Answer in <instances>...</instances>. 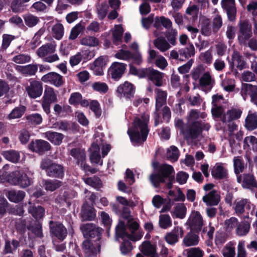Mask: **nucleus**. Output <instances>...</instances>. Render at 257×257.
I'll return each mask as SVG.
<instances>
[{
	"mask_svg": "<svg viewBox=\"0 0 257 257\" xmlns=\"http://www.w3.org/2000/svg\"><path fill=\"white\" fill-rule=\"evenodd\" d=\"M149 122V115L146 113L135 118L133 126L127 131L132 142L139 144L146 140L149 132L148 126Z\"/></svg>",
	"mask_w": 257,
	"mask_h": 257,
	"instance_id": "1",
	"label": "nucleus"
},
{
	"mask_svg": "<svg viewBox=\"0 0 257 257\" xmlns=\"http://www.w3.org/2000/svg\"><path fill=\"white\" fill-rule=\"evenodd\" d=\"M173 171V168L171 166L166 164L162 165L157 173H153L150 176V180L155 187H158L160 183L164 182L165 179L168 178L169 182L167 183V187L171 188L174 180V177L171 176Z\"/></svg>",
	"mask_w": 257,
	"mask_h": 257,
	"instance_id": "2",
	"label": "nucleus"
},
{
	"mask_svg": "<svg viewBox=\"0 0 257 257\" xmlns=\"http://www.w3.org/2000/svg\"><path fill=\"white\" fill-rule=\"evenodd\" d=\"M127 226L131 231L132 234L126 232L124 223L122 221H119L115 228L116 235L123 238L126 237L133 241H137L140 239L142 237L141 235L134 234L135 232L138 230L139 227L138 223L136 221H134L132 219L127 221Z\"/></svg>",
	"mask_w": 257,
	"mask_h": 257,
	"instance_id": "3",
	"label": "nucleus"
},
{
	"mask_svg": "<svg viewBox=\"0 0 257 257\" xmlns=\"http://www.w3.org/2000/svg\"><path fill=\"white\" fill-rule=\"evenodd\" d=\"M237 27L238 42L241 45L245 46L252 37V25L248 20H240Z\"/></svg>",
	"mask_w": 257,
	"mask_h": 257,
	"instance_id": "4",
	"label": "nucleus"
},
{
	"mask_svg": "<svg viewBox=\"0 0 257 257\" xmlns=\"http://www.w3.org/2000/svg\"><path fill=\"white\" fill-rule=\"evenodd\" d=\"M56 49V45L54 43H47L38 48L36 54L43 61L52 63L59 60V56L55 53Z\"/></svg>",
	"mask_w": 257,
	"mask_h": 257,
	"instance_id": "5",
	"label": "nucleus"
},
{
	"mask_svg": "<svg viewBox=\"0 0 257 257\" xmlns=\"http://www.w3.org/2000/svg\"><path fill=\"white\" fill-rule=\"evenodd\" d=\"M40 167L45 170L47 176L50 177L62 178L64 175V168L60 164L53 163L48 158L43 159Z\"/></svg>",
	"mask_w": 257,
	"mask_h": 257,
	"instance_id": "6",
	"label": "nucleus"
},
{
	"mask_svg": "<svg viewBox=\"0 0 257 257\" xmlns=\"http://www.w3.org/2000/svg\"><path fill=\"white\" fill-rule=\"evenodd\" d=\"M6 180L10 184L25 188L30 186L32 180L27 175L20 171H13L6 176Z\"/></svg>",
	"mask_w": 257,
	"mask_h": 257,
	"instance_id": "7",
	"label": "nucleus"
},
{
	"mask_svg": "<svg viewBox=\"0 0 257 257\" xmlns=\"http://www.w3.org/2000/svg\"><path fill=\"white\" fill-rule=\"evenodd\" d=\"M191 232L199 233L204 225L202 215L198 211L193 210L186 222Z\"/></svg>",
	"mask_w": 257,
	"mask_h": 257,
	"instance_id": "8",
	"label": "nucleus"
},
{
	"mask_svg": "<svg viewBox=\"0 0 257 257\" xmlns=\"http://www.w3.org/2000/svg\"><path fill=\"white\" fill-rule=\"evenodd\" d=\"M80 229L85 238H96V240L100 239L102 229L93 223L82 224Z\"/></svg>",
	"mask_w": 257,
	"mask_h": 257,
	"instance_id": "9",
	"label": "nucleus"
},
{
	"mask_svg": "<svg viewBox=\"0 0 257 257\" xmlns=\"http://www.w3.org/2000/svg\"><path fill=\"white\" fill-rule=\"evenodd\" d=\"M202 132L201 123L199 121H194L188 128L183 130L182 134L185 140H194L198 138Z\"/></svg>",
	"mask_w": 257,
	"mask_h": 257,
	"instance_id": "10",
	"label": "nucleus"
},
{
	"mask_svg": "<svg viewBox=\"0 0 257 257\" xmlns=\"http://www.w3.org/2000/svg\"><path fill=\"white\" fill-rule=\"evenodd\" d=\"M115 57L117 59L125 61H129L132 59L134 63L137 65L141 64L142 61V58L140 52L132 53L128 50L123 49L118 50L115 53Z\"/></svg>",
	"mask_w": 257,
	"mask_h": 257,
	"instance_id": "11",
	"label": "nucleus"
},
{
	"mask_svg": "<svg viewBox=\"0 0 257 257\" xmlns=\"http://www.w3.org/2000/svg\"><path fill=\"white\" fill-rule=\"evenodd\" d=\"M126 66L125 63L114 62L109 68L108 75L114 80H118L124 73Z\"/></svg>",
	"mask_w": 257,
	"mask_h": 257,
	"instance_id": "12",
	"label": "nucleus"
},
{
	"mask_svg": "<svg viewBox=\"0 0 257 257\" xmlns=\"http://www.w3.org/2000/svg\"><path fill=\"white\" fill-rule=\"evenodd\" d=\"M237 181L241 183L242 188L250 190L257 189V181L254 176L250 174H243L237 176Z\"/></svg>",
	"mask_w": 257,
	"mask_h": 257,
	"instance_id": "13",
	"label": "nucleus"
},
{
	"mask_svg": "<svg viewBox=\"0 0 257 257\" xmlns=\"http://www.w3.org/2000/svg\"><path fill=\"white\" fill-rule=\"evenodd\" d=\"M221 6L226 12L228 20L231 22L235 21L236 15L235 0H221Z\"/></svg>",
	"mask_w": 257,
	"mask_h": 257,
	"instance_id": "14",
	"label": "nucleus"
},
{
	"mask_svg": "<svg viewBox=\"0 0 257 257\" xmlns=\"http://www.w3.org/2000/svg\"><path fill=\"white\" fill-rule=\"evenodd\" d=\"M49 225L50 233L52 234L61 240H63L65 238L67 234V231L62 223L50 221Z\"/></svg>",
	"mask_w": 257,
	"mask_h": 257,
	"instance_id": "15",
	"label": "nucleus"
},
{
	"mask_svg": "<svg viewBox=\"0 0 257 257\" xmlns=\"http://www.w3.org/2000/svg\"><path fill=\"white\" fill-rule=\"evenodd\" d=\"M26 90L29 96L33 98L40 96L43 92L42 83L38 81L32 80L26 87Z\"/></svg>",
	"mask_w": 257,
	"mask_h": 257,
	"instance_id": "16",
	"label": "nucleus"
},
{
	"mask_svg": "<svg viewBox=\"0 0 257 257\" xmlns=\"http://www.w3.org/2000/svg\"><path fill=\"white\" fill-rule=\"evenodd\" d=\"M29 148L33 152L43 155L45 152L50 150V144L43 140H36L29 145Z\"/></svg>",
	"mask_w": 257,
	"mask_h": 257,
	"instance_id": "17",
	"label": "nucleus"
},
{
	"mask_svg": "<svg viewBox=\"0 0 257 257\" xmlns=\"http://www.w3.org/2000/svg\"><path fill=\"white\" fill-rule=\"evenodd\" d=\"M41 80L44 82L49 83L57 87L62 86L64 83L63 77L54 72H49L44 75L42 77Z\"/></svg>",
	"mask_w": 257,
	"mask_h": 257,
	"instance_id": "18",
	"label": "nucleus"
},
{
	"mask_svg": "<svg viewBox=\"0 0 257 257\" xmlns=\"http://www.w3.org/2000/svg\"><path fill=\"white\" fill-rule=\"evenodd\" d=\"M134 85L127 82H125L123 84L120 85L117 89V92L122 95L127 99H131L134 97L135 93Z\"/></svg>",
	"mask_w": 257,
	"mask_h": 257,
	"instance_id": "19",
	"label": "nucleus"
},
{
	"mask_svg": "<svg viewBox=\"0 0 257 257\" xmlns=\"http://www.w3.org/2000/svg\"><path fill=\"white\" fill-rule=\"evenodd\" d=\"M211 175L216 180H223L228 178L227 170L221 164L216 163L213 167Z\"/></svg>",
	"mask_w": 257,
	"mask_h": 257,
	"instance_id": "20",
	"label": "nucleus"
},
{
	"mask_svg": "<svg viewBox=\"0 0 257 257\" xmlns=\"http://www.w3.org/2000/svg\"><path fill=\"white\" fill-rule=\"evenodd\" d=\"M241 92L250 97V101L254 104L257 101V86L244 83L242 85Z\"/></svg>",
	"mask_w": 257,
	"mask_h": 257,
	"instance_id": "21",
	"label": "nucleus"
},
{
	"mask_svg": "<svg viewBox=\"0 0 257 257\" xmlns=\"http://www.w3.org/2000/svg\"><path fill=\"white\" fill-rule=\"evenodd\" d=\"M90 150L89 158L92 163L98 164L100 166L102 165L103 161L101 159L100 155V148L99 146L96 144H92Z\"/></svg>",
	"mask_w": 257,
	"mask_h": 257,
	"instance_id": "22",
	"label": "nucleus"
},
{
	"mask_svg": "<svg viewBox=\"0 0 257 257\" xmlns=\"http://www.w3.org/2000/svg\"><path fill=\"white\" fill-rule=\"evenodd\" d=\"M100 246L99 243L93 244L89 240H85L82 244V249L87 256L96 254L99 251Z\"/></svg>",
	"mask_w": 257,
	"mask_h": 257,
	"instance_id": "23",
	"label": "nucleus"
},
{
	"mask_svg": "<svg viewBox=\"0 0 257 257\" xmlns=\"http://www.w3.org/2000/svg\"><path fill=\"white\" fill-rule=\"evenodd\" d=\"M6 195L10 201L18 203L24 199L25 192L21 190H11L7 191Z\"/></svg>",
	"mask_w": 257,
	"mask_h": 257,
	"instance_id": "24",
	"label": "nucleus"
},
{
	"mask_svg": "<svg viewBox=\"0 0 257 257\" xmlns=\"http://www.w3.org/2000/svg\"><path fill=\"white\" fill-rule=\"evenodd\" d=\"M202 200L207 205L214 206L217 205L219 202L220 196L217 193L216 191L213 190L204 196Z\"/></svg>",
	"mask_w": 257,
	"mask_h": 257,
	"instance_id": "25",
	"label": "nucleus"
},
{
	"mask_svg": "<svg viewBox=\"0 0 257 257\" xmlns=\"http://www.w3.org/2000/svg\"><path fill=\"white\" fill-rule=\"evenodd\" d=\"M42 100L54 103L58 101L57 92L54 89L50 86L45 87Z\"/></svg>",
	"mask_w": 257,
	"mask_h": 257,
	"instance_id": "26",
	"label": "nucleus"
},
{
	"mask_svg": "<svg viewBox=\"0 0 257 257\" xmlns=\"http://www.w3.org/2000/svg\"><path fill=\"white\" fill-rule=\"evenodd\" d=\"M70 155L76 160L77 163L82 167L84 162H85L86 154L84 149L74 148L70 151Z\"/></svg>",
	"mask_w": 257,
	"mask_h": 257,
	"instance_id": "27",
	"label": "nucleus"
},
{
	"mask_svg": "<svg viewBox=\"0 0 257 257\" xmlns=\"http://www.w3.org/2000/svg\"><path fill=\"white\" fill-rule=\"evenodd\" d=\"M94 209L87 204H84L82 207L81 217L83 220H92L95 217Z\"/></svg>",
	"mask_w": 257,
	"mask_h": 257,
	"instance_id": "28",
	"label": "nucleus"
},
{
	"mask_svg": "<svg viewBox=\"0 0 257 257\" xmlns=\"http://www.w3.org/2000/svg\"><path fill=\"white\" fill-rule=\"evenodd\" d=\"M155 91L156 93V108L157 111H159L160 108L166 104L167 94L166 91L158 88L156 89Z\"/></svg>",
	"mask_w": 257,
	"mask_h": 257,
	"instance_id": "29",
	"label": "nucleus"
},
{
	"mask_svg": "<svg viewBox=\"0 0 257 257\" xmlns=\"http://www.w3.org/2000/svg\"><path fill=\"white\" fill-rule=\"evenodd\" d=\"M180 58L178 55V60L181 61H185L195 55V48L192 44L189 45L188 47L184 48L179 50Z\"/></svg>",
	"mask_w": 257,
	"mask_h": 257,
	"instance_id": "30",
	"label": "nucleus"
},
{
	"mask_svg": "<svg viewBox=\"0 0 257 257\" xmlns=\"http://www.w3.org/2000/svg\"><path fill=\"white\" fill-rule=\"evenodd\" d=\"M45 136L49 141L55 145H60L64 138V135L63 134L50 131L46 132Z\"/></svg>",
	"mask_w": 257,
	"mask_h": 257,
	"instance_id": "31",
	"label": "nucleus"
},
{
	"mask_svg": "<svg viewBox=\"0 0 257 257\" xmlns=\"http://www.w3.org/2000/svg\"><path fill=\"white\" fill-rule=\"evenodd\" d=\"M164 74L160 71L151 69L149 79L152 81L157 86H161L163 84V78Z\"/></svg>",
	"mask_w": 257,
	"mask_h": 257,
	"instance_id": "32",
	"label": "nucleus"
},
{
	"mask_svg": "<svg viewBox=\"0 0 257 257\" xmlns=\"http://www.w3.org/2000/svg\"><path fill=\"white\" fill-rule=\"evenodd\" d=\"M245 126L250 131L257 128V113L248 114L245 120Z\"/></svg>",
	"mask_w": 257,
	"mask_h": 257,
	"instance_id": "33",
	"label": "nucleus"
},
{
	"mask_svg": "<svg viewBox=\"0 0 257 257\" xmlns=\"http://www.w3.org/2000/svg\"><path fill=\"white\" fill-rule=\"evenodd\" d=\"M198 233L190 231L184 238L183 243L186 246L196 245L199 242Z\"/></svg>",
	"mask_w": 257,
	"mask_h": 257,
	"instance_id": "34",
	"label": "nucleus"
},
{
	"mask_svg": "<svg viewBox=\"0 0 257 257\" xmlns=\"http://www.w3.org/2000/svg\"><path fill=\"white\" fill-rule=\"evenodd\" d=\"M153 26L158 29L161 28L162 26L166 29H169L172 26V22L169 19L163 16L157 17L155 19Z\"/></svg>",
	"mask_w": 257,
	"mask_h": 257,
	"instance_id": "35",
	"label": "nucleus"
},
{
	"mask_svg": "<svg viewBox=\"0 0 257 257\" xmlns=\"http://www.w3.org/2000/svg\"><path fill=\"white\" fill-rule=\"evenodd\" d=\"M153 43L155 47L161 52H165L170 48L169 43L163 37L157 38Z\"/></svg>",
	"mask_w": 257,
	"mask_h": 257,
	"instance_id": "36",
	"label": "nucleus"
},
{
	"mask_svg": "<svg viewBox=\"0 0 257 257\" xmlns=\"http://www.w3.org/2000/svg\"><path fill=\"white\" fill-rule=\"evenodd\" d=\"M242 113V111L240 109L233 108L229 110L227 112V119L226 116H224L222 119L223 122H225L226 121L230 122L233 120L237 119L240 118Z\"/></svg>",
	"mask_w": 257,
	"mask_h": 257,
	"instance_id": "37",
	"label": "nucleus"
},
{
	"mask_svg": "<svg viewBox=\"0 0 257 257\" xmlns=\"http://www.w3.org/2000/svg\"><path fill=\"white\" fill-rule=\"evenodd\" d=\"M2 155L6 159L14 163L18 162L20 158L19 153L13 150L4 151Z\"/></svg>",
	"mask_w": 257,
	"mask_h": 257,
	"instance_id": "38",
	"label": "nucleus"
},
{
	"mask_svg": "<svg viewBox=\"0 0 257 257\" xmlns=\"http://www.w3.org/2000/svg\"><path fill=\"white\" fill-rule=\"evenodd\" d=\"M250 146L254 152H257V138L250 136L246 137L243 140L244 149H250Z\"/></svg>",
	"mask_w": 257,
	"mask_h": 257,
	"instance_id": "39",
	"label": "nucleus"
},
{
	"mask_svg": "<svg viewBox=\"0 0 257 257\" xmlns=\"http://www.w3.org/2000/svg\"><path fill=\"white\" fill-rule=\"evenodd\" d=\"M28 211L29 212L37 219L42 218L44 215L45 212L44 209L40 206H38L37 207L35 206H30L28 208Z\"/></svg>",
	"mask_w": 257,
	"mask_h": 257,
	"instance_id": "40",
	"label": "nucleus"
},
{
	"mask_svg": "<svg viewBox=\"0 0 257 257\" xmlns=\"http://www.w3.org/2000/svg\"><path fill=\"white\" fill-rule=\"evenodd\" d=\"M62 185L61 181L57 180H48L45 181L44 187L47 191H53Z\"/></svg>",
	"mask_w": 257,
	"mask_h": 257,
	"instance_id": "41",
	"label": "nucleus"
},
{
	"mask_svg": "<svg viewBox=\"0 0 257 257\" xmlns=\"http://www.w3.org/2000/svg\"><path fill=\"white\" fill-rule=\"evenodd\" d=\"M53 36L57 40L61 39L64 34V28L62 24L57 23L52 28Z\"/></svg>",
	"mask_w": 257,
	"mask_h": 257,
	"instance_id": "42",
	"label": "nucleus"
},
{
	"mask_svg": "<svg viewBox=\"0 0 257 257\" xmlns=\"http://www.w3.org/2000/svg\"><path fill=\"white\" fill-rule=\"evenodd\" d=\"M37 65L34 64L28 65L19 68V71L22 74L25 75H34L37 71Z\"/></svg>",
	"mask_w": 257,
	"mask_h": 257,
	"instance_id": "43",
	"label": "nucleus"
},
{
	"mask_svg": "<svg viewBox=\"0 0 257 257\" xmlns=\"http://www.w3.org/2000/svg\"><path fill=\"white\" fill-rule=\"evenodd\" d=\"M201 33L203 35L209 36L211 34V21L208 18H204L201 23Z\"/></svg>",
	"mask_w": 257,
	"mask_h": 257,
	"instance_id": "44",
	"label": "nucleus"
},
{
	"mask_svg": "<svg viewBox=\"0 0 257 257\" xmlns=\"http://www.w3.org/2000/svg\"><path fill=\"white\" fill-rule=\"evenodd\" d=\"M84 29L85 26L83 24L81 23L77 24L71 29L69 39L71 40L76 39L78 36L84 31Z\"/></svg>",
	"mask_w": 257,
	"mask_h": 257,
	"instance_id": "45",
	"label": "nucleus"
},
{
	"mask_svg": "<svg viewBox=\"0 0 257 257\" xmlns=\"http://www.w3.org/2000/svg\"><path fill=\"white\" fill-rule=\"evenodd\" d=\"M212 78L209 72H206L200 77L199 83V85L202 87L210 86V89L212 87L211 85Z\"/></svg>",
	"mask_w": 257,
	"mask_h": 257,
	"instance_id": "46",
	"label": "nucleus"
},
{
	"mask_svg": "<svg viewBox=\"0 0 257 257\" xmlns=\"http://www.w3.org/2000/svg\"><path fill=\"white\" fill-rule=\"evenodd\" d=\"M109 6L106 2L101 3L97 7L98 17L100 20L103 19L107 14Z\"/></svg>",
	"mask_w": 257,
	"mask_h": 257,
	"instance_id": "47",
	"label": "nucleus"
},
{
	"mask_svg": "<svg viewBox=\"0 0 257 257\" xmlns=\"http://www.w3.org/2000/svg\"><path fill=\"white\" fill-rule=\"evenodd\" d=\"M80 43L83 45L94 47L98 44L99 41L94 37L86 36L81 39Z\"/></svg>",
	"mask_w": 257,
	"mask_h": 257,
	"instance_id": "48",
	"label": "nucleus"
},
{
	"mask_svg": "<svg viewBox=\"0 0 257 257\" xmlns=\"http://www.w3.org/2000/svg\"><path fill=\"white\" fill-rule=\"evenodd\" d=\"M24 19L25 24L29 27L35 26L39 22V18L32 14L26 15Z\"/></svg>",
	"mask_w": 257,
	"mask_h": 257,
	"instance_id": "49",
	"label": "nucleus"
},
{
	"mask_svg": "<svg viewBox=\"0 0 257 257\" xmlns=\"http://www.w3.org/2000/svg\"><path fill=\"white\" fill-rule=\"evenodd\" d=\"M250 224L247 222H242L238 224L236 229V232L239 235H245L248 232Z\"/></svg>",
	"mask_w": 257,
	"mask_h": 257,
	"instance_id": "50",
	"label": "nucleus"
},
{
	"mask_svg": "<svg viewBox=\"0 0 257 257\" xmlns=\"http://www.w3.org/2000/svg\"><path fill=\"white\" fill-rule=\"evenodd\" d=\"M84 180L86 184L96 189H98L102 186L101 181L98 177L93 176L84 179Z\"/></svg>",
	"mask_w": 257,
	"mask_h": 257,
	"instance_id": "51",
	"label": "nucleus"
},
{
	"mask_svg": "<svg viewBox=\"0 0 257 257\" xmlns=\"http://www.w3.org/2000/svg\"><path fill=\"white\" fill-rule=\"evenodd\" d=\"M25 111V107L20 106L15 108L9 114L8 118L9 119H15L21 117Z\"/></svg>",
	"mask_w": 257,
	"mask_h": 257,
	"instance_id": "52",
	"label": "nucleus"
},
{
	"mask_svg": "<svg viewBox=\"0 0 257 257\" xmlns=\"http://www.w3.org/2000/svg\"><path fill=\"white\" fill-rule=\"evenodd\" d=\"M123 33L122 27L120 25H116L112 32L113 41L114 43H117L121 40L122 36Z\"/></svg>",
	"mask_w": 257,
	"mask_h": 257,
	"instance_id": "53",
	"label": "nucleus"
},
{
	"mask_svg": "<svg viewBox=\"0 0 257 257\" xmlns=\"http://www.w3.org/2000/svg\"><path fill=\"white\" fill-rule=\"evenodd\" d=\"M247 203V199H242L241 200L235 202V206L234 210L237 214H242L245 212V204Z\"/></svg>",
	"mask_w": 257,
	"mask_h": 257,
	"instance_id": "54",
	"label": "nucleus"
},
{
	"mask_svg": "<svg viewBox=\"0 0 257 257\" xmlns=\"http://www.w3.org/2000/svg\"><path fill=\"white\" fill-rule=\"evenodd\" d=\"M92 87L95 91L101 93H105L108 90V85L104 82H94L92 84Z\"/></svg>",
	"mask_w": 257,
	"mask_h": 257,
	"instance_id": "55",
	"label": "nucleus"
},
{
	"mask_svg": "<svg viewBox=\"0 0 257 257\" xmlns=\"http://www.w3.org/2000/svg\"><path fill=\"white\" fill-rule=\"evenodd\" d=\"M31 57L27 54H20L14 56L12 61L17 64H24L30 62Z\"/></svg>",
	"mask_w": 257,
	"mask_h": 257,
	"instance_id": "56",
	"label": "nucleus"
},
{
	"mask_svg": "<svg viewBox=\"0 0 257 257\" xmlns=\"http://www.w3.org/2000/svg\"><path fill=\"white\" fill-rule=\"evenodd\" d=\"M222 26V20L220 15H217L212 20V31L217 33Z\"/></svg>",
	"mask_w": 257,
	"mask_h": 257,
	"instance_id": "57",
	"label": "nucleus"
},
{
	"mask_svg": "<svg viewBox=\"0 0 257 257\" xmlns=\"http://www.w3.org/2000/svg\"><path fill=\"white\" fill-rule=\"evenodd\" d=\"M234 172L236 176L240 175V173L243 171L244 166L243 161L239 159H234Z\"/></svg>",
	"mask_w": 257,
	"mask_h": 257,
	"instance_id": "58",
	"label": "nucleus"
},
{
	"mask_svg": "<svg viewBox=\"0 0 257 257\" xmlns=\"http://www.w3.org/2000/svg\"><path fill=\"white\" fill-rule=\"evenodd\" d=\"M89 107L97 117H99L101 115V109L99 103L97 101H91L89 104Z\"/></svg>",
	"mask_w": 257,
	"mask_h": 257,
	"instance_id": "59",
	"label": "nucleus"
},
{
	"mask_svg": "<svg viewBox=\"0 0 257 257\" xmlns=\"http://www.w3.org/2000/svg\"><path fill=\"white\" fill-rule=\"evenodd\" d=\"M232 60L236 63L237 68L241 70L245 68V62L242 59V57L239 55L236 54L232 55Z\"/></svg>",
	"mask_w": 257,
	"mask_h": 257,
	"instance_id": "60",
	"label": "nucleus"
},
{
	"mask_svg": "<svg viewBox=\"0 0 257 257\" xmlns=\"http://www.w3.org/2000/svg\"><path fill=\"white\" fill-rule=\"evenodd\" d=\"M15 39V37L11 35L4 34L3 35V42L1 49L3 50L7 49L10 46L11 42Z\"/></svg>",
	"mask_w": 257,
	"mask_h": 257,
	"instance_id": "61",
	"label": "nucleus"
},
{
	"mask_svg": "<svg viewBox=\"0 0 257 257\" xmlns=\"http://www.w3.org/2000/svg\"><path fill=\"white\" fill-rule=\"evenodd\" d=\"M11 9L14 13L22 12L24 10L21 0H13L11 4Z\"/></svg>",
	"mask_w": 257,
	"mask_h": 257,
	"instance_id": "62",
	"label": "nucleus"
},
{
	"mask_svg": "<svg viewBox=\"0 0 257 257\" xmlns=\"http://www.w3.org/2000/svg\"><path fill=\"white\" fill-rule=\"evenodd\" d=\"M204 70L205 67L203 65L200 64L198 65L192 72V79L195 81L197 80Z\"/></svg>",
	"mask_w": 257,
	"mask_h": 257,
	"instance_id": "63",
	"label": "nucleus"
},
{
	"mask_svg": "<svg viewBox=\"0 0 257 257\" xmlns=\"http://www.w3.org/2000/svg\"><path fill=\"white\" fill-rule=\"evenodd\" d=\"M204 252L199 248H191L187 251V257H203Z\"/></svg>",
	"mask_w": 257,
	"mask_h": 257,
	"instance_id": "64",
	"label": "nucleus"
}]
</instances>
